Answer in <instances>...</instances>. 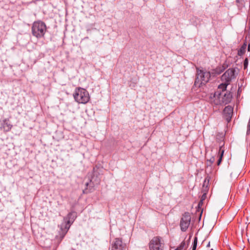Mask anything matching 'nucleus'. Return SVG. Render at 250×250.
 Returning <instances> with one entry per match:
<instances>
[{
	"label": "nucleus",
	"instance_id": "23",
	"mask_svg": "<svg viewBox=\"0 0 250 250\" xmlns=\"http://www.w3.org/2000/svg\"><path fill=\"white\" fill-rule=\"evenodd\" d=\"M210 247V242H209L208 243V244H207V247H208H208Z\"/></svg>",
	"mask_w": 250,
	"mask_h": 250
},
{
	"label": "nucleus",
	"instance_id": "19",
	"mask_svg": "<svg viewBox=\"0 0 250 250\" xmlns=\"http://www.w3.org/2000/svg\"><path fill=\"white\" fill-rule=\"evenodd\" d=\"M244 52V48L242 47L238 51V54L240 55L241 54H243Z\"/></svg>",
	"mask_w": 250,
	"mask_h": 250
},
{
	"label": "nucleus",
	"instance_id": "5",
	"mask_svg": "<svg viewBox=\"0 0 250 250\" xmlns=\"http://www.w3.org/2000/svg\"><path fill=\"white\" fill-rule=\"evenodd\" d=\"M164 241L160 236H155L152 238L149 243V250H163Z\"/></svg>",
	"mask_w": 250,
	"mask_h": 250
},
{
	"label": "nucleus",
	"instance_id": "18",
	"mask_svg": "<svg viewBox=\"0 0 250 250\" xmlns=\"http://www.w3.org/2000/svg\"><path fill=\"white\" fill-rule=\"evenodd\" d=\"M248 63H249L248 59V58H246L245 59L244 62V66L245 68L247 67V66L248 65Z\"/></svg>",
	"mask_w": 250,
	"mask_h": 250
},
{
	"label": "nucleus",
	"instance_id": "6",
	"mask_svg": "<svg viewBox=\"0 0 250 250\" xmlns=\"http://www.w3.org/2000/svg\"><path fill=\"white\" fill-rule=\"evenodd\" d=\"M72 216V213H69L64 218V221H65L64 223L62 224L61 226V238L62 239L68 230L69 229L71 224L73 223V221L71 220V216Z\"/></svg>",
	"mask_w": 250,
	"mask_h": 250
},
{
	"label": "nucleus",
	"instance_id": "21",
	"mask_svg": "<svg viewBox=\"0 0 250 250\" xmlns=\"http://www.w3.org/2000/svg\"><path fill=\"white\" fill-rule=\"evenodd\" d=\"M83 193H88L90 192V191L88 190V189H87V188H86V189H85L83 191Z\"/></svg>",
	"mask_w": 250,
	"mask_h": 250
},
{
	"label": "nucleus",
	"instance_id": "14",
	"mask_svg": "<svg viewBox=\"0 0 250 250\" xmlns=\"http://www.w3.org/2000/svg\"><path fill=\"white\" fill-rule=\"evenodd\" d=\"M187 248L185 242L183 241L175 250H186Z\"/></svg>",
	"mask_w": 250,
	"mask_h": 250
},
{
	"label": "nucleus",
	"instance_id": "13",
	"mask_svg": "<svg viewBox=\"0 0 250 250\" xmlns=\"http://www.w3.org/2000/svg\"><path fill=\"white\" fill-rule=\"evenodd\" d=\"M229 84V83L224 82V83H222L219 85L217 90H219L220 91H227L226 90L227 87Z\"/></svg>",
	"mask_w": 250,
	"mask_h": 250
},
{
	"label": "nucleus",
	"instance_id": "15",
	"mask_svg": "<svg viewBox=\"0 0 250 250\" xmlns=\"http://www.w3.org/2000/svg\"><path fill=\"white\" fill-rule=\"evenodd\" d=\"M215 160V157H211L209 159L207 160V165L208 166H211L214 162Z\"/></svg>",
	"mask_w": 250,
	"mask_h": 250
},
{
	"label": "nucleus",
	"instance_id": "1",
	"mask_svg": "<svg viewBox=\"0 0 250 250\" xmlns=\"http://www.w3.org/2000/svg\"><path fill=\"white\" fill-rule=\"evenodd\" d=\"M232 99V95L229 91H220L216 90L210 94L209 102L214 107L217 105H226L229 103Z\"/></svg>",
	"mask_w": 250,
	"mask_h": 250
},
{
	"label": "nucleus",
	"instance_id": "9",
	"mask_svg": "<svg viewBox=\"0 0 250 250\" xmlns=\"http://www.w3.org/2000/svg\"><path fill=\"white\" fill-rule=\"evenodd\" d=\"M234 69L229 68L221 76V80L229 83L230 82L234 77Z\"/></svg>",
	"mask_w": 250,
	"mask_h": 250
},
{
	"label": "nucleus",
	"instance_id": "16",
	"mask_svg": "<svg viewBox=\"0 0 250 250\" xmlns=\"http://www.w3.org/2000/svg\"><path fill=\"white\" fill-rule=\"evenodd\" d=\"M197 245V237H195L193 243L192 250H196Z\"/></svg>",
	"mask_w": 250,
	"mask_h": 250
},
{
	"label": "nucleus",
	"instance_id": "26",
	"mask_svg": "<svg viewBox=\"0 0 250 250\" xmlns=\"http://www.w3.org/2000/svg\"><path fill=\"white\" fill-rule=\"evenodd\" d=\"M211 250H214L213 249H211Z\"/></svg>",
	"mask_w": 250,
	"mask_h": 250
},
{
	"label": "nucleus",
	"instance_id": "20",
	"mask_svg": "<svg viewBox=\"0 0 250 250\" xmlns=\"http://www.w3.org/2000/svg\"><path fill=\"white\" fill-rule=\"evenodd\" d=\"M206 196H207L206 193L203 194L202 196L201 200L203 201V200H204L205 199V198H206Z\"/></svg>",
	"mask_w": 250,
	"mask_h": 250
},
{
	"label": "nucleus",
	"instance_id": "17",
	"mask_svg": "<svg viewBox=\"0 0 250 250\" xmlns=\"http://www.w3.org/2000/svg\"><path fill=\"white\" fill-rule=\"evenodd\" d=\"M250 119L248 122V125H247V135H250Z\"/></svg>",
	"mask_w": 250,
	"mask_h": 250
},
{
	"label": "nucleus",
	"instance_id": "3",
	"mask_svg": "<svg viewBox=\"0 0 250 250\" xmlns=\"http://www.w3.org/2000/svg\"><path fill=\"white\" fill-rule=\"evenodd\" d=\"M46 31L45 23L41 21L34 22L32 26V33L37 38L43 37Z\"/></svg>",
	"mask_w": 250,
	"mask_h": 250
},
{
	"label": "nucleus",
	"instance_id": "4",
	"mask_svg": "<svg viewBox=\"0 0 250 250\" xmlns=\"http://www.w3.org/2000/svg\"><path fill=\"white\" fill-rule=\"evenodd\" d=\"M196 78L195 81V84H205L208 82L210 74L209 72L196 68Z\"/></svg>",
	"mask_w": 250,
	"mask_h": 250
},
{
	"label": "nucleus",
	"instance_id": "11",
	"mask_svg": "<svg viewBox=\"0 0 250 250\" xmlns=\"http://www.w3.org/2000/svg\"><path fill=\"white\" fill-rule=\"evenodd\" d=\"M233 107L230 105H228L225 107L223 111V117L228 122L230 121L233 114Z\"/></svg>",
	"mask_w": 250,
	"mask_h": 250
},
{
	"label": "nucleus",
	"instance_id": "7",
	"mask_svg": "<svg viewBox=\"0 0 250 250\" xmlns=\"http://www.w3.org/2000/svg\"><path fill=\"white\" fill-rule=\"evenodd\" d=\"M191 221V216L188 212H185L180 220V226L182 231H186L188 229Z\"/></svg>",
	"mask_w": 250,
	"mask_h": 250
},
{
	"label": "nucleus",
	"instance_id": "8",
	"mask_svg": "<svg viewBox=\"0 0 250 250\" xmlns=\"http://www.w3.org/2000/svg\"><path fill=\"white\" fill-rule=\"evenodd\" d=\"M126 248L121 238H116L111 243V250H125Z\"/></svg>",
	"mask_w": 250,
	"mask_h": 250
},
{
	"label": "nucleus",
	"instance_id": "25",
	"mask_svg": "<svg viewBox=\"0 0 250 250\" xmlns=\"http://www.w3.org/2000/svg\"><path fill=\"white\" fill-rule=\"evenodd\" d=\"M250 50V45H249L248 46V50L249 51Z\"/></svg>",
	"mask_w": 250,
	"mask_h": 250
},
{
	"label": "nucleus",
	"instance_id": "22",
	"mask_svg": "<svg viewBox=\"0 0 250 250\" xmlns=\"http://www.w3.org/2000/svg\"><path fill=\"white\" fill-rule=\"evenodd\" d=\"M203 204V201L200 200L199 204H198V206H202Z\"/></svg>",
	"mask_w": 250,
	"mask_h": 250
},
{
	"label": "nucleus",
	"instance_id": "10",
	"mask_svg": "<svg viewBox=\"0 0 250 250\" xmlns=\"http://www.w3.org/2000/svg\"><path fill=\"white\" fill-rule=\"evenodd\" d=\"M13 125L11 124L9 119H5L0 121V129L3 130L5 132L9 131Z\"/></svg>",
	"mask_w": 250,
	"mask_h": 250
},
{
	"label": "nucleus",
	"instance_id": "12",
	"mask_svg": "<svg viewBox=\"0 0 250 250\" xmlns=\"http://www.w3.org/2000/svg\"><path fill=\"white\" fill-rule=\"evenodd\" d=\"M224 150L222 149V146H220V148L218 151V157L219 159L217 161V165L219 166L222 162V158L224 155Z\"/></svg>",
	"mask_w": 250,
	"mask_h": 250
},
{
	"label": "nucleus",
	"instance_id": "2",
	"mask_svg": "<svg viewBox=\"0 0 250 250\" xmlns=\"http://www.w3.org/2000/svg\"><path fill=\"white\" fill-rule=\"evenodd\" d=\"M75 101L79 104H85L90 100L88 92L85 89L77 87L73 94Z\"/></svg>",
	"mask_w": 250,
	"mask_h": 250
},
{
	"label": "nucleus",
	"instance_id": "24",
	"mask_svg": "<svg viewBox=\"0 0 250 250\" xmlns=\"http://www.w3.org/2000/svg\"><path fill=\"white\" fill-rule=\"evenodd\" d=\"M88 184H89V183H86L85 184L86 186V187H88Z\"/></svg>",
	"mask_w": 250,
	"mask_h": 250
}]
</instances>
